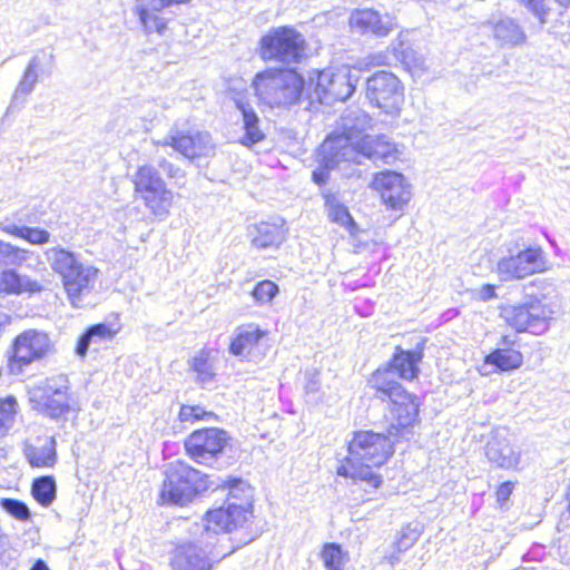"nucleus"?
Segmentation results:
<instances>
[{"label":"nucleus","mask_w":570,"mask_h":570,"mask_svg":"<svg viewBox=\"0 0 570 570\" xmlns=\"http://www.w3.org/2000/svg\"><path fill=\"white\" fill-rule=\"evenodd\" d=\"M396 441L399 438L390 434L385 436L372 431L354 432L347 446L348 455L337 466V474L379 488L382 480L373 469L384 464L394 453Z\"/></svg>","instance_id":"nucleus-1"},{"label":"nucleus","mask_w":570,"mask_h":570,"mask_svg":"<svg viewBox=\"0 0 570 570\" xmlns=\"http://www.w3.org/2000/svg\"><path fill=\"white\" fill-rule=\"evenodd\" d=\"M554 287L546 279H535L523 286V301L501 308V316L518 332H543L558 313Z\"/></svg>","instance_id":"nucleus-2"},{"label":"nucleus","mask_w":570,"mask_h":570,"mask_svg":"<svg viewBox=\"0 0 570 570\" xmlns=\"http://www.w3.org/2000/svg\"><path fill=\"white\" fill-rule=\"evenodd\" d=\"M347 142L345 138H340L334 142L322 144L325 163L333 166L338 161L348 160L352 165H360L362 159L366 158L373 163L391 164L397 159L395 145L383 135H365L356 146H350Z\"/></svg>","instance_id":"nucleus-3"},{"label":"nucleus","mask_w":570,"mask_h":570,"mask_svg":"<svg viewBox=\"0 0 570 570\" xmlns=\"http://www.w3.org/2000/svg\"><path fill=\"white\" fill-rule=\"evenodd\" d=\"M252 88L258 100L269 107L296 104L304 89L303 78L292 69H266L256 73Z\"/></svg>","instance_id":"nucleus-4"},{"label":"nucleus","mask_w":570,"mask_h":570,"mask_svg":"<svg viewBox=\"0 0 570 570\" xmlns=\"http://www.w3.org/2000/svg\"><path fill=\"white\" fill-rule=\"evenodd\" d=\"M165 480L160 491V501L164 504L185 505L203 491H206L214 481L209 475L191 468L183 461H175L167 465Z\"/></svg>","instance_id":"nucleus-5"},{"label":"nucleus","mask_w":570,"mask_h":570,"mask_svg":"<svg viewBox=\"0 0 570 570\" xmlns=\"http://www.w3.org/2000/svg\"><path fill=\"white\" fill-rule=\"evenodd\" d=\"M134 193L146 206V208L159 219L169 215L174 203V194L167 187L166 181L159 173L149 165L139 166L131 176Z\"/></svg>","instance_id":"nucleus-6"},{"label":"nucleus","mask_w":570,"mask_h":570,"mask_svg":"<svg viewBox=\"0 0 570 570\" xmlns=\"http://www.w3.org/2000/svg\"><path fill=\"white\" fill-rule=\"evenodd\" d=\"M305 39L292 27L272 28L259 40V56L264 61L297 63L304 56Z\"/></svg>","instance_id":"nucleus-7"},{"label":"nucleus","mask_w":570,"mask_h":570,"mask_svg":"<svg viewBox=\"0 0 570 570\" xmlns=\"http://www.w3.org/2000/svg\"><path fill=\"white\" fill-rule=\"evenodd\" d=\"M55 352V343L47 332L36 328L23 331L14 338L12 355L8 363L9 372L20 374L24 366Z\"/></svg>","instance_id":"nucleus-8"},{"label":"nucleus","mask_w":570,"mask_h":570,"mask_svg":"<svg viewBox=\"0 0 570 570\" xmlns=\"http://www.w3.org/2000/svg\"><path fill=\"white\" fill-rule=\"evenodd\" d=\"M548 269V261L541 247H528L517 254L501 257L495 273L501 282L522 281Z\"/></svg>","instance_id":"nucleus-9"},{"label":"nucleus","mask_w":570,"mask_h":570,"mask_svg":"<svg viewBox=\"0 0 570 570\" xmlns=\"http://www.w3.org/2000/svg\"><path fill=\"white\" fill-rule=\"evenodd\" d=\"M366 98L387 115H397L404 104V86L390 71H377L366 80Z\"/></svg>","instance_id":"nucleus-10"},{"label":"nucleus","mask_w":570,"mask_h":570,"mask_svg":"<svg viewBox=\"0 0 570 570\" xmlns=\"http://www.w3.org/2000/svg\"><path fill=\"white\" fill-rule=\"evenodd\" d=\"M215 542L200 537L197 542L178 546L173 554V570H212L228 553H215Z\"/></svg>","instance_id":"nucleus-11"},{"label":"nucleus","mask_w":570,"mask_h":570,"mask_svg":"<svg viewBox=\"0 0 570 570\" xmlns=\"http://www.w3.org/2000/svg\"><path fill=\"white\" fill-rule=\"evenodd\" d=\"M357 77H353L346 68L336 71L323 70L317 75L315 95L325 105L345 101L354 92Z\"/></svg>","instance_id":"nucleus-12"},{"label":"nucleus","mask_w":570,"mask_h":570,"mask_svg":"<svg viewBox=\"0 0 570 570\" xmlns=\"http://www.w3.org/2000/svg\"><path fill=\"white\" fill-rule=\"evenodd\" d=\"M156 145L173 147L176 151L188 159L206 157L214 153L212 137L206 131H183L171 129L161 140L155 141Z\"/></svg>","instance_id":"nucleus-13"},{"label":"nucleus","mask_w":570,"mask_h":570,"mask_svg":"<svg viewBox=\"0 0 570 570\" xmlns=\"http://www.w3.org/2000/svg\"><path fill=\"white\" fill-rule=\"evenodd\" d=\"M392 423L387 430L390 436L409 440L413 434L412 424L419 414V402L414 394H385Z\"/></svg>","instance_id":"nucleus-14"},{"label":"nucleus","mask_w":570,"mask_h":570,"mask_svg":"<svg viewBox=\"0 0 570 570\" xmlns=\"http://www.w3.org/2000/svg\"><path fill=\"white\" fill-rule=\"evenodd\" d=\"M372 187L380 193L384 205L392 210H403L412 198L411 185L396 171L376 174Z\"/></svg>","instance_id":"nucleus-15"},{"label":"nucleus","mask_w":570,"mask_h":570,"mask_svg":"<svg viewBox=\"0 0 570 570\" xmlns=\"http://www.w3.org/2000/svg\"><path fill=\"white\" fill-rule=\"evenodd\" d=\"M227 445L226 432L209 428L193 432L185 441L188 455L197 463H207Z\"/></svg>","instance_id":"nucleus-16"},{"label":"nucleus","mask_w":570,"mask_h":570,"mask_svg":"<svg viewBox=\"0 0 570 570\" xmlns=\"http://www.w3.org/2000/svg\"><path fill=\"white\" fill-rule=\"evenodd\" d=\"M248 514L244 510L230 507V503L226 508H218L207 512L204 525V532L202 534L207 541L217 542L216 535L224 531L230 532L237 527H240L247 521Z\"/></svg>","instance_id":"nucleus-17"},{"label":"nucleus","mask_w":570,"mask_h":570,"mask_svg":"<svg viewBox=\"0 0 570 570\" xmlns=\"http://www.w3.org/2000/svg\"><path fill=\"white\" fill-rule=\"evenodd\" d=\"M97 277L98 269L86 264L61 281L67 297L73 307L81 306L83 297L94 289Z\"/></svg>","instance_id":"nucleus-18"},{"label":"nucleus","mask_w":570,"mask_h":570,"mask_svg":"<svg viewBox=\"0 0 570 570\" xmlns=\"http://www.w3.org/2000/svg\"><path fill=\"white\" fill-rule=\"evenodd\" d=\"M191 0H150V8L145 0H136L132 11L138 17L145 32L164 33L166 30V21L156 12L170 7L173 4L188 3Z\"/></svg>","instance_id":"nucleus-19"},{"label":"nucleus","mask_w":570,"mask_h":570,"mask_svg":"<svg viewBox=\"0 0 570 570\" xmlns=\"http://www.w3.org/2000/svg\"><path fill=\"white\" fill-rule=\"evenodd\" d=\"M485 455L491 463L502 469L517 468L520 461V452L511 445L504 430L492 432L485 446Z\"/></svg>","instance_id":"nucleus-20"},{"label":"nucleus","mask_w":570,"mask_h":570,"mask_svg":"<svg viewBox=\"0 0 570 570\" xmlns=\"http://www.w3.org/2000/svg\"><path fill=\"white\" fill-rule=\"evenodd\" d=\"M370 124L371 118L363 110L348 111L341 118L342 131L331 134L323 144L345 138L350 146H356L361 142V139L364 137L361 135L370 127Z\"/></svg>","instance_id":"nucleus-21"},{"label":"nucleus","mask_w":570,"mask_h":570,"mask_svg":"<svg viewBox=\"0 0 570 570\" xmlns=\"http://www.w3.org/2000/svg\"><path fill=\"white\" fill-rule=\"evenodd\" d=\"M325 208L330 220L344 227L351 237H353L354 247L356 250H360L362 247L360 236L363 230H361L354 222L348 208L341 202L338 196L334 194L325 195Z\"/></svg>","instance_id":"nucleus-22"},{"label":"nucleus","mask_w":570,"mask_h":570,"mask_svg":"<svg viewBox=\"0 0 570 570\" xmlns=\"http://www.w3.org/2000/svg\"><path fill=\"white\" fill-rule=\"evenodd\" d=\"M45 286L36 278L20 274L17 269L7 268L0 274V293L7 295L36 294L42 292Z\"/></svg>","instance_id":"nucleus-23"},{"label":"nucleus","mask_w":570,"mask_h":570,"mask_svg":"<svg viewBox=\"0 0 570 570\" xmlns=\"http://www.w3.org/2000/svg\"><path fill=\"white\" fill-rule=\"evenodd\" d=\"M350 24L362 33H372L376 37H386L395 27L392 19L383 20L376 11L370 9L354 11Z\"/></svg>","instance_id":"nucleus-24"},{"label":"nucleus","mask_w":570,"mask_h":570,"mask_svg":"<svg viewBox=\"0 0 570 570\" xmlns=\"http://www.w3.org/2000/svg\"><path fill=\"white\" fill-rule=\"evenodd\" d=\"M43 255L51 271L58 274L61 281L86 265L79 254L61 246L50 247L45 250Z\"/></svg>","instance_id":"nucleus-25"},{"label":"nucleus","mask_w":570,"mask_h":570,"mask_svg":"<svg viewBox=\"0 0 570 570\" xmlns=\"http://www.w3.org/2000/svg\"><path fill=\"white\" fill-rule=\"evenodd\" d=\"M220 483H215L216 485L214 491L222 490L223 492L227 491L226 500L227 504L230 503V507L239 508L244 510L246 514H250L252 508V499H253V489L250 485L243 481L242 479H225L220 480Z\"/></svg>","instance_id":"nucleus-26"},{"label":"nucleus","mask_w":570,"mask_h":570,"mask_svg":"<svg viewBox=\"0 0 570 570\" xmlns=\"http://www.w3.org/2000/svg\"><path fill=\"white\" fill-rule=\"evenodd\" d=\"M493 38L502 48H514L525 45L527 33L519 22L504 17L492 23Z\"/></svg>","instance_id":"nucleus-27"},{"label":"nucleus","mask_w":570,"mask_h":570,"mask_svg":"<svg viewBox=\"0 0 570 570\" xmlns=\"http://www.w3.org/2000/svg\"><path fill=\"white\" fill-rule=\"evenodd\" d=\"M423 358V345L420 343L414 350L405 351L395 347L390 365L399 373L402 380L413 381L420 373L419 364Z\"/></svg>","instance_id":"nucleus-28"},{"label":"nucleus","mask_w":570,"mask_h":570,"mask_svg":"<svg viewBox=\"0 0 570 570\" xmlns=\"http://www.w3.org/2000/svg\"><path fill=\"white\" fill-rule=\"evenodd\" d=\"M252 245L259 249L278 247L285 240L283 223L261 222L249 229Z\"/></svg>","instance_id":"nucleus-29"},{"label":"nucleus","mask_w":570,"mask_h":570,"mask_svg":"<svg viewBox=\"0 0 570 570\" xmlns=\"http://www.w3.org/2000/svg\"><path fill=\"white\" fill-rule=\"evenodd\" d=\"M511 341L508 336L501 340V347L497 348L485 357V364L493 365L500 371H511L521 366L523 362L522 354L509 345Z\"/></svg>","instance_id":"nucleus-30"},{"label":"nucleus","mask_w":570,"mask_h":570,"mask_svg":"<svg viewBox=\"0 0 570 570\" xmlns=\"http://www.w3.org/2000/svg\"><path fill=\"white\" fill-rule=\"evenodd\" d=\"M237 109L243 116L245 135L240 142L245 146L254 145L264 139L265 135L259 128V118L253 107L240 98H235Z\"/></svg>","instance_id":"nucleus-31"},{"label":"nucleus","mask_w":570,"mask_h":570,"mask_svg":"<svg viewBox=\"0 0 570 570\" xmlns=\"http://www.w3.org/2000/svg\"><path fill=\"white\" fill-rule=\"evenodd\" d=\"M41 66V61L38 57H33L23 75H22V78L20 79L16 90H14V94L12 96V100H11V104L9 106V109L8 110H12L14 109L16 107H18L19 105H22L23 101H24V98L32 92L36 83L38 82V78H39V73H38V70Z\"/></svg>","instance_id":"nucleus-32"},{"label":"nucleus","mask_w":570,"mask_h":570,"mask_svg":"<svg viewBox=\"0 0 570 570\" xmlns=\"http://www.w3.org/2000/svg\"><path fill=\"white\" fill-rule=\"evenodd\" d=\"M23 453L30 465L37 468H50L57 462L56 439L49 438L42 446L27 444Z\"/></svg>","instance_id":"nucleus-33"},{"label":"nucleus","mask_w":570,"mask_h":570,"mask_svg":"<svg viewBox=\"0 0 570 570\" xmlns=\"http://www.w3.org/2000/svg\"><path fill=\"white\" fill-rule=\"evenodd\" d=\"M258 327L248 326L239 330L237 336L232 341L229 350L235 356H246L264 336Z\"/></svg>","instance_id":"nucleus-34"},{"label":"nucleus","mask_w":570,"mask_h":570,"mask_svg":"<svg viewBox=\"0 0 570 570\" xmlns=\"http://www.w3.org/2000/svg\"><path fill=\"white\" fill-rule=\"evenodd\" d=\"M215 354L212 351L202 350L190 361V367L197 381L207 383L216 375Z\"/></svg>","instance_id":"nucleus-35"},{"label":"nucleus","mask_w":570,"mask_h":570,"mask_svg":"<svg viewBox=\"0 0 570 570\" xmlns=\"http://www.w3.org/2000/svg\"><path fill=\"white\" fill-rule=\"evenodd\" d=\"M31 402L41 406V410L50 417H60L70 409L67 394H33Z\"/></svg>","instance_id":"nucleus-36"},{"label":"nucleus","mask_w":570,"mask_h":570,"mask_svg":"<svg viewBox=\"0 0 570 570\" xmlns=\"http://www.w3.org/2000/svg\"><path fill=\"white\" fill-rule=\"evenodd\" d=\"M57 485L53 476L46 475L33 480L31 493L42 507H49L56 499Z\"/></svg>","instance_id":"nucleus-37"},{"label":"nucleus","mask_w":570,"mask_h":570,"mask_svg":"<svg viewBox=\"0 0 570 570\" xmlns=\"http://www.w3.org/2000/svg\"><path fill=\"white\" fill-rule=\"evenodd\" d=\"M112 337L111 330L105 324H96L89 327L79 338L76 353L83 357L91 343H99L104 340H110Z\"/></svg>","instance_id":"nucleus-38"},{"label":"nucleus","mask_w":570,"mask_h":570,"mask_svg":"<svg viewBox=\"0 0 570 570\" xmlns=\"http://www.w3.org/2000/svg\"><path fill=\"white\" fill-rule=\"evenodd\" d=\"M399 373L389 364L384 368H379L371 379L372 389L376 392H397L401 387Z\"/></svg>","instance_id":"nucleus-39"},{"label":"nucleus","mask_w":570,"mask_h":570,"mask_svg":"<svg viewBox=\"0 0 570 570\" xmlns=\"http://www.w3.org/2000/svg\"><path fill=\"white\" fill-rule=\"evenodd\" d=\"M321 558L324 562L326 570H343L348 561V556L343 551L338 543H325Z\"/></svg>","instance_id":"nucleus-40"},{"label":"nucleus","mask_w":570,"mask_h":570,"mask_svg":"<svg viewBox=\"0 0 570 570\" xmlns=\"http://www.w3.org/2000/svg\"><path fill=\"white\" fill-rule=\"evenodd\" d=\"M28 257L27 249L0 240V266L22 265Z\"/></svg>","instance_id":"nucleus-41"},{"label":"nucleus","mask_w":570,"mask_h":570,"mask_svg":"<svg viewBox=\"0 0 570 570\" xmlns=\"http://www.w3.org/2000/svg\"><path fill=\"white\" fill-rule=\"evenodd\" d=\"M318 157H320V167L317 169H315L312 174L313 180L317 185L325 184L328 180V171L331 169L337 168L346 174H350L348 169L352 166V163L348 160H342V161H338V164L333 165V166L327 165L325 163V157H324V153L322 150V146L320 147V150H318Z\"/></svg>","instance_id":"nucleus-42"},{"label":"nucleus","mask_w":570,"mask_h":570,"mask_svg":"<svg viewBox=\"0 0 570 570\" xmlns=\"http://www.w3.org/2000/svg\"><path fill=\"white\" fill-rule=\"evenodd\" d=\"M17 401L12 395L0 400V439L7 435L14 421Z\"/></svg>","instance_id":"nucleus-43"},{"label":"nucleus","mask_w":570,"mask_h":570,"mask_svg":"<svg viewBox=\"0 0 570 570\" xmlns=\"http://www.w3.org/2000/svg\"><path fill=\"white\" fill-rule=\"evenodd\" d=\"M401 61L415 76H421L428 69L425 58L411 48L401 52Z\"/></svg>","instance_id":"nucleus-44"},{"label":"nucleus","mask_w":570,"mask_h":570,"mask_svg":"<svg viewBox=\"0 0 570 570\" xmlns=\"http://www.w3.org/2000/svg\"><path fill=\"white\" fill-rule=\"evenodd\" d=\"M421 530L417 524H406L403 527L394 543L395 549L399 552H405L420 539Z\"/></svg>","instance_id":"nucleus-45"},{"label":"nucleus","mask_w":570,"mask_h":570,"mask_svg":"<svg viewBox=\"0 0 570 570\" xmlns=\"http://www.w3.org/2000/svg\"><path fill=\"white\" fill-rule=\"evenodd\" d=\"M279 288L277 284L272 281L265 279L259 282L252 291V296L258 305H266L272 303L274 297L278 294Z\"/></svg>","instance_id":"nucleus-46"},{"label":"nucleus","mask_w":570,"mask_h":570,"mask_svg":"<svg viewBox=\"0 0 570 570\" xmlns=\"http://www.w3.org/2000/svg\"><path fill=\"white\" fill-rule=\"evenodd\" d=\"M0 507L11 517L20 521H28L31 517L28 505L24 502L17 499H1Z\"/></svg>","instance_id":"nucleus-47"},{"label":"nucleus","mask_w":570,"mask_h":570,"mask_svg":"<svg viewBox=\"0 0 570 570\" xmlns=\"http://www.w3.org/2000/svg\"><path fill=\"white\" fill-rule=\"evenodd\" d=\"M216 415L206 411L204 407L199 405H181L179 411V420L181 422H195L199 420L210 421L215 420Z\"/></svg>","instance_id":"nucleus-48"},{"label":"nucleus","mask_w":570,"mask_h":570,"mask_svg":"<svg viewBox=\"0 0 570 570\" xmlns=\"http://www.w3.org/2000/svg\"><path fill=\"white\" fill-rule=\"evenodd\" d=\"M22 238L32 245H43L49 242L50 233L45 229L23 226Z\"/></svg>","instance_id":"nucleus-49"},{"label":"nucleus","mask_w":570,"mask_h":570,"mask_svg":"<svg viewBox=\"0 0 570 570\" xmlns=\"http://www.w3.org/2000/svg\"><path fill=\"white\" fill-rule=\"evenodd\" d=\"M522 2L528 10L539 19L541 24L547 22L549 8L546 4V0H522Z\"/></svg>","instance_id":"nucleus-50"},{"label":"nucleus","mask_w":570,"mask_h":570,"mask_svg":"<svg viewBox=\"0 0 570 570\" xmlns=\"http://www.w3.org/2000/svg\"><path fill=\"white\" fill-rule=\"evenodd\" d=\"M68 377L63 374L53 375L46 381V390L48 392H65L69 389Z\"/></svg>","instance_id":"nucleus-51"},{"label":"nucleus","mask_w":570,"mask_h":570,"mask_svg":"<svg viewBox=\"0 0 570 570\" xmlns=\"http://www.w3.org/2000/svg\"><path fill=\"white\" fill-rule=\"evenodd\" d=\"M158 166L167 175L168 178L177 180L185 178V171L165 158L158 161Z\"/></svg>","instance_id":"nucleus-52"},{"label":"nucleus","mask_w":570,"mask_h":570,"mask_svg":"<svg viewBox=\"0 0 570 570\" xmlns=\"http://www.w3.org/2000/svg\"><path fill=\"white\" fill-rule=\"evenodd\" d=\"M391 63L390 53L386 51L375 52L366 57V66L380 67Z\"/></svg>","instance_id":"nucleus-53"},{"label":"nucleus","mask_w":570,"mask_h":570,"mask_svg":"<svg viewBox=\"0 0 570 570\" xmlns=\"http://www.w3.org/2000/svg\"><path fill=\"white\" fill-rule=\"evenodd\" d=\"M513 491V483L512 482H503L500 484V487L497 490V500L500 503H504L509 500L510 495Z\"/></svg>","instance_id":"nucleus-54"},{"label":"nucleus","mask_w":570,"mask_h":570,"mask_svg":"<svg viewBox=\"0 0 570 570\" xmlns=\"http://www.w3.org/2000/svg\"><path fill=\"white\" fill-rule=\"evenodd\" d=\"M497 296L495 287L490 284H485L478 289V298L483 302H488Z\"/></svg>","instance_id":"nucleus-55"},{"label":"nucleus","mask_w":570,"mask_h":570,"mask_svg":"<svg viewBox=\"0 0 570 570\" xmlns=\"http://www.w3.org/2000/svg\"><path fill=\"white\" fill-rule=\"evenodd\" d=\"M0 229L4 233H8L10 235H13V236H17L20 238H22V236H23V226H17L14 224L1 223Z\"/></svg>","instance_id":"nucleus-56"},{"label":"nucleus","mask_w":570,"mask_h":570,"mask_svg":"<svg viewBox=\"0 0 570 570\" xmlns=\"http://www.w3.org/2000/svg\"><path fill=\"white\" fill-rule=\"evenodd\" d=\"M30 570H50L49 567L47 566V563L41 560V559H38L33 566L31 567Z\"/></svg>","instance_id":"nucleus-57"},{"label":"nucleus","mask_w":570,"mask_h":570,"mask_svg":"<svg viewBox=\"0 0 570 570\" xmlns=\"http://www.w3.org/2000/svg\"><path fill=\"white\" fill-rule=\"evenodd\" d=\"M400 553L397 550L392 552L389 557H387V561L390 564L394 566L395 563H397L400 561Z\"/></svg>","instance_id":"nucleus-58"},{"label":"nucleus","mask_w":570,"mask_h":570,"mask_svg":"<svg viewBox=\"0 0 570 570\" xmlns=\"http://www.w3.org/2000/svg\"><path fill=\"white\" fill-rule=\"evenodd\" d=\"M558 3H560L561 6H569L570 4V0H556Z\"/></svg>","instance_id":"nucleus-59"},{"label":"nucleus","mask_w":570,"mask_h":570,"mask_svg":"<svg viewBox=\"0 0 570 570\" xmlns=\"http://www.w3.org/2000/svg\"><path fill=\"white\" fill-rule=\"evenodd\" d=\"M567 500H568V510H569V513H570V485H569V489H568V492H567Z\"/></svg>","instance_id":"nucleus-60"}]
</instances>
